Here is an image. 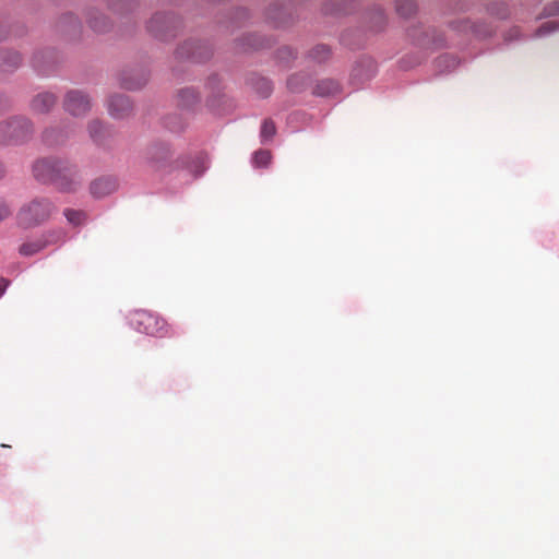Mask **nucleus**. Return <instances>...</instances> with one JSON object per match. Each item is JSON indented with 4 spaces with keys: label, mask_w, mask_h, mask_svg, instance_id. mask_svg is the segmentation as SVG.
I'll return each mask as SVG.
<instances>
[{
    "label": "nucleus",
    "mask_w": 559,
    "mask_h": 559,
    "mask_svg": "<svg viewBox=\"0 0 559 559\" xmlns=\"http://www.w3.org/2000/svg\"><path fill=\"white\" fill-rule=\"evenodd\" d=\"M338 91V84L333 80H322L314 87V94L318 96H330Z\"/></svg>",
    "instance_id": "nucleus-18"
},
{
    "label": "nucleus",
    "mask_w": 559,
    "mask_h": 559,
    "mask_svg": "<svg viewBox=\"0 0 559 559\" xmlns=\"http://www.w3.org/2000/svg\"><path fill=\"white\" fill-rule=\"evenodd\" d=\"M177 53L180 58H190L195 62H202L211 56V51L207 47L194 41L185 43L177 50Z\"/></svg>",
    "instance_id": "nucleus-12"
},
{
    "label": "nucleus",
    "mask_w": 559,
    "mask_h": 559,
    "mask_svg": "<svg viewBox=\"0 0 559 559\" xmlns=\"http://www.w3.org/2000/svg\"><path fill=\"white\" fill-rule=\"evenodd\" d=\"M34 133V123L24 116H13L0 121V144L19 145L27 142Z\"/></svg>",
    "instance_id": "nucleus-3"
},
{
    "label": "nucleus",
    "mask_w": 559,
    "mask_h": 559,
    "mask_svg": "<svg viewBox=\"0 0 559 559\" xmlns=\"http://www.w3.org/2000/svg\"><path fill=\"white\" fill-rule=\"evenodd\" d=\"M66 233L61 229H51L39 236L44 249L50 245L62 243L66 241Z\"/></svg>",
    "instance_id": "nucleus-17"
},
{
    "label": "nucleus",
    "mask_w": 559,
    "mask_h": 559,
    "mask_svg": "<svg viewBox=\"0 0 559 559\" xmlns=\"http://www.w3.org/2000/svg\"><path fill=\"white\" fill-rule=\"evenodd\" d=\"M255 90L260 96L267 97L272 93L273 86L267 79L260 78L255 82Z\"/></svg>",
    "instance_id": "nucleus-26"
},
{
    "label": "nucleus",
    "mask_w": 559,
    "mask_h": 559,
    "mask_svg": "<svg viewBox=\"0 0 559 559\" xmlns=\"http://www.w3.org/2000/svg\"><path fill=\"white\" fill-rule=\"evenodd\" d=\"M379 19L383 20L382 13H379Z\"/></svg>",
    "instance_id": "nucleus-36"
},
{
    "label": "nucleus",
    "mask_w": 559,
    "mask_h": 559,
    "mask_svg": "<svg viewBox=\"0 0 559 559\" xmlns=\"http://www.w3.org/2000/svg\"><path fill=\"white\" fill-rule=\"evenodd\" d=\"M62 108L74 118H83L92 109V98L82 90H70L63 96Z\"/></svg>",
    "instance_id": "nucleus-5"
},
{
    "label": "nucleus",
    "mask_w": 559,
    "mask_h": 559,
    "mask_svg": "<svg viewBox=\"0 0 559 559\" xmlns=\"http://www.w3.org/2000/svg\"><path fill=\"white\" fill-rule=\"evenodd\" d=\"M22 63V57L16 51L0 50V71L8 72L17 69Z\"/></svg>",
    "instance_id": "nucleus-14"
},
{
    "label": "nucleus",
    "mask_w": 559,
    "mask_h": 559,
    "mask_svg": "<svg viewBox=\"0 0 559 559\" xmlns=\"http://www.w3.org/2000/svg\"><path fill=\"white\" fill-rule=\"evenodd\" d=\"M41 250H44V247L41 245L39 237L36 239H33V240H27V241L23 242L19 248V252L23 257L34 255V254L40 252Z\"/></svg>",
    "instance_id": "nucleus-20"
},
{
    "label": "nucleus",
    "mask_w": 559,
    "mask_h": 559,
    "mask_svg": "<svg viewBox=\"0 0 559 559\" xmlns=\"http://www.w3.org/2000/svg\"><path fill=\"white\" fill-rule=\"evenodd\" d=\"M200 100V95L194 88L186 87L178 92V106L182 109H191Z\"/></svg>",
    "instance_id": "nucleus-16"
},
{
    "label": "nucleus",
    "mask_w": 559,
    "mask_h": 559,
    "mask_svg": "<svg viewBox=\"0 0 559 559\" xmlns=\"http://www.w3.org/2000/svg\"><path fill=\"white\" fill-rule=\"evenodd\" d=\"M129 320L131 326L147 335L164 336L167 332L164 319L146 310L133 311Z\"/></svg>",
    "instance_id": "nucleus-4"
},
{
    "label": "nucleus",
    "mask_w": 559,
    "mask_h": 559,
    "mask_svg": "<svg viewBox=\"0 0 559 559\" xmlns=\"http://www.w3.org/2000/svg\"><path fill=\"white\" fill-rule=\"evenodd\" d=\"M63 214L73 226H80L86 221V214L81 210L66 209Z\"/></svg>",
    "instance_id": "nucleus-22"
},
{
    "label": "nucleus",
    "mask_w": 559,
    "mask_h": 559,
    "mask_svg": "<svg viewBox=\"0 0 559 559\" xmlns=\"http://www.w3.org/2000/svg\"><path fill=\"white\" fill-rule=\"evenodd\" d=\"M396 8L403 16H408L415 12V5L412 1H405V3L397 2Z\"/></svg>",
    "instance_id": "nucleus-29"
},
{
    "label": "nucleus",
    "mask_w": 559,
    "mask_h": 559,
    "mask_svg": "<svg viewBox=\"0 0 559 559\" xmlns=\"http://www.w3.org/2000/svg\"><path fill=\"white\" fill-rule=\"evenodd\" d=\"M58 96L52 92H40L29 102V109L36 115H48L57 105Z\"/></svg>",
    "instance_id": "nucleus-9"
},
{
    "label": "nucleus",
    "mask_w": 559,
    "mask_h": 559,
    "mask_svg": "<svg viewBox=\"0 0 559 559\" xmlns=\"http://www.w3.org/2000/svg\"><path fill=\"white\" fill-rule=\"evenodd\" d=\"M12 211L8 203L0 201V223L11 215Z\"/></svg>",
    "instance_id": "nucleus-32"
},
{
    "label": "nucleus",
    "mask_w": 559,
    "mask_h": 559,
    "mask_svg": "<svg viewBox=\"0 0 559 559\" xmlns=\"http://www.w3.org/2000/svg\"><path fill=\"white\" fill-rule=\"evenodd\" d=\"M164 123L171 132H180L186 127V122L177 115L166 117Z\"/></svg>",
    "instance_id": "nucleus-24"
},
{
    "label": "nucleus",
    "mask_w": 559,
    "mask_h": 559,
    "mask_svg": "<svg viewBox=\"0 0 559 559\" xmlns=\"http://www.w3.org/2000/svg\"><path fill=\"white\" fill-rule=\"evenodd\" d=\"M173 156V152L168 144H153L146 153V159L154 169H159Z\"/></svg>",
    "instance_id": "nucleus-11"
},
{
    "label": "nucleus",
    "mask_w": 559,
    "mask_h": 559,
    "mask_svg": "<svg viewBox=\"0 0 559 559\" xmlns=\"http://www.w3.org/2000/svg\"><path fill=\"white\" fill-rule=\"evenodd\" d=\"M148 81V74L144 71L124 73L121 78V86L127 90L142 88Z\"/></svg>",
    "instance_id": "nucleus-13"
},
{
    "label": "nucleus",
    "mask_w": 559,
    "mask_h": 559,
    "mask_svg": "<svg viewBox=\"0 0 559 559\" xmlns=\"http://www.w3.org/2000/svg\"><path fill=\"white\" fill-rule=\"evenodd\" d=\"M32 171L37 181L53 185L63 193L76 192L84 181L75 164L57 156L37 159L32 166Z\"/></svg>",
    "instance_id": "nucleus-1"
},
{
    "label": "nucleus",
    "mask_w": 559,
    "mask_h": 559,
    "mask_svg": "<svg viewBox=\"0 0 559 559\" xmlns=\"http://www.w3.org/2000/svg\"><path fill=\"white\" fill-rule=\"evenodd\" d=\"M75 127L71 124L67 128H46L41 133L43 142L50 147L63 145L74 133Z\"/></svg>",
    "instance_id": "nucleus-8"
},
{
    "label": "nucleus",
    "mask_w": 559,
    "mask_h": 559,
    "mask_svg": "<svg viewBox=\"0 0 559 559\" xmlns=\"http://www.w3.org/2000/svg\"><path fill=\"white\" fill-rule=\"evenodd\" d=\"M331 51L326 45H317L308 53V57L318 63L324 62L330 58Z\"/></svg>",
    "instance_id": "nucleus-21"
},
{
    "label": "nucleus",
    "mask_w": 559,
    "mask_h": 559,
    "mask_svg": "<svg viewBox=\"0 0 559 559\" xmlns=\"http://www.w3.org/2000/svg\"><path fill=\"white\" fill-rule=\"evenodd\" d=\"M108 114L114 119H126L133 112V105L127 95L115 94L107 100Z\"/></svg>",
    "instance_id": "nucleus-6"
},
{
    "label": "nucleus",
    "mask_w": 559,
    "mask_h": 559,
    "mask_svg": "<svg viewBox=\"0 0 559 559\" xmlns=\"http://www.w3.org/2000/svg\"><path fill=\"white\" fill-rule=\"evenodd\" d=\"M559 29V23L557 21H547L543 23L536 31V36L542 37L551 34Z\"/></svg>",
    "instance_id": "nucleus-27"
},
{
    "label": "nucleus",
    "mask_w": 559,
    "mask_h": 559,
    "mask_svg": "<svg viewBox=\"0 0 559 559\" xmlns=\"http://www.w3.org/2000/svg\"><path fill=\"white\" fill-rule=\"evenodd\" d=\"M8 286L9 282L5 278L0 277V297L4 294Z\"/></svg>",
    "instance_id": "nucleus-33"
},
{
    "label": "nucleus",
    "mask_w": 559,
    "mask_h": 559,
    "mask_svg": "<svg viewBox=\"0 0 559 559\" xmlns=\"http://www.w3.org/2000/svg\"><path fill=\"white\" fill-rule=\"evenodd\" d=\"M119 187L118 179L114 176H102L90 185V192L96 199L105 198L114 193Z\"/></svg>",
    "instance_id": "nucleus-10"
},
{
    "label": "nucleus",
    "mask_w": 559,
    "mask_h": 559,
    "mask_svg": "<svg viewBox=\"0 0 559 559\" xmlns=\"http://www.w3.org/2000/svg\"><path fill=\"white\" fill-rule=\"evenodd\" d=\"M271 162V153L265 150L254 152L252 163L255 167H266Z\"/></svg>",
    "instance_id": "nucleus-25"
},
{
    "label": "nucleus",
    "mask_w": 559,
    "mask_h": 559,
    "mask_svg": "<svg viewBox=\"0 0 559 559\" xmlns=\"http://www.w3.org/2000/svg\"><path fill=\"white\" fill-rule=\"evenodd\" d=\"M276 132L275 124L272 120L266 119L261 126L260 136L262 143L270 141Z\"/></svg>",
    "instance_id": "nucleus-23"
},
{
    "label": "nucleus",
    "mask_w": 559,
    "mask_h": 559,
    "mask_svg": "<svg viewBox=\"0 0 559 559\" xmlns=\"http://www.w3.org/2000/svg\"><path fill=\"white\" fill-rule=\"evenodd\" d=\"M174 17L169 14H155L147 23V29L157 38L164 40L173 33Z\"/></svg>",
    "instance_id": "nucleus-7"
},
{
    "label": "nucleus",
    "mask_w": 559,
    "mask_h": 559,
    "mask_svg": "<svg viewBox=\"0 0 559 559\" xmlns=\"http://www.w3.org/2000/svg\"><path fill=\"white\" fill-rule=\"evenodd\" d=\"M182 166L193 176V178L200 177L206 169L203 157H195L187 163L182 162Z\"/></svg>",
    "instance_id": "nucleus-19"
},
{
    "label": "nucleus",
    "mask_w": 559,
    "mask_h": 559,
    "mask_svg": "<svg viewBox=\"0 0 559 559\" xmlns=\"http://www.w3.org/2000/svg\"><path fill=\"white\" fill-rule=\"evenodd\" d=\"M447 61H451L452 64L455 63V60L453 58L448 57V56H442L439 59V62H447Z\"/></svg>",
    "instance_id": "nucleus-34"
},
{
    "label": "nucleus",
    "mask_w": 559,
    "mask_h": 559,
    "mask_svg": "<svg viewBox=\"0 0 559 559\" xmlns=\"http://www.w3.org/2000/svg\"><path fill=\"white\" fill-rule=\"evenodd\" d=\"M43 59H44V53L43 52H38L36 55H34L33 57V67L35 68V70L41 74V75H48L49 71L48 69L45 68V66L43 64Z\"/></svg>",
    "instance_id": "nucleus-28"
},
{
    "label": "nucleus",
    "mask_w": 559,
    "mask_h": 559,
    "mask_svg": "<svg viewBox=\"0 0 559 559\" xmlns=\"http://www.w3.org/2000/svg\"><path fill=\"white\" fill-rule=\"evenodd\" d=\"M11 106V99L5 94L0 93V114L9 110Z\"/></svg>",
    "instance_id": "nucleus-31"
},
{
    "label": "nucleus",
    "mask_w": 559,
    "mask_h": 559,
    "mask_svg": "<svg viewBox=\"0 0 559 559\" xmlns=\"http://www.w3.org/2000/svg\"><path fill=\"white\" fill-rule=\"evenodd\" d=\"M57 205L48 198H35L25 203L17 213V224L23 228L39 226L57 212Z\"/></svg>",
    "instance_id": "nucleus-2"
},
{
    "label": "nucleus",
    "mask_w": 559,
    "mask_h": 559,
    "mask_svg": "<svg viewBox=\"0 0 559 559\" xmlns=\"http://www.w3.org/2000/svg\"><path fill=\"white\" fill-rule=\"evenodd\" d=\"M7 170L2 163H0V180L5 176Z\"/></svg>",
    "instance_id": "nucleus-35"
},
{
    "label": "nucleus",
    "mask_w": 559,
    "mask_h": 559,
    "mask_svg": "<svg viewBox=\"0 0 559 559\" xmlns=\"http://www.w3.org/2000/svg\"><path fill=\"white\" fill-rule=\"evenodd\" d=\"M87 131L90 138L97 144H102L109 134L107 127L98 119L88 122Z\"/></svg>",
    "instance_id": "nucleus-15"
},
{
    "label": "nucleus",
    "mask_w": 559,
    "mask_h": 559,
    "mask_svg": "<svg viewBox=\"0 0 559 559\" xmlns=\"http://www.w3.org/2000/svg\"><path fill=\"white\" fill-rule=\"evenodd\" d=\"M90 25L97 32H104L107 28V20L103 16L90 20Z\"/></svg>",
    "instance_id": "nucleus-30"
}]
</instances>
